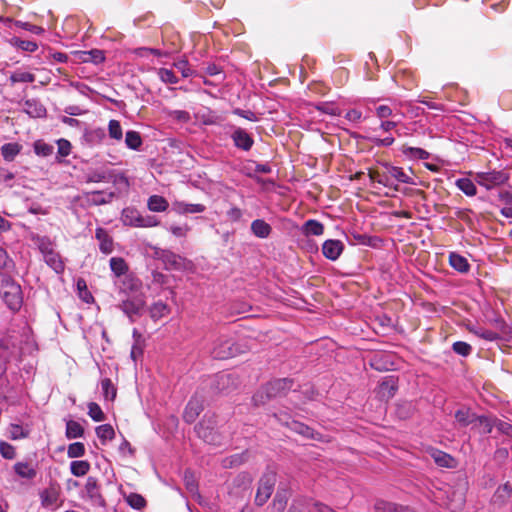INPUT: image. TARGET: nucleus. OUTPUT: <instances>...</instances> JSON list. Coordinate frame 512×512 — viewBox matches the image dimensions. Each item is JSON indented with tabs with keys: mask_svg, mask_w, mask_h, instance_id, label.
<instances>
[{
	"mask_svg": "<svg viewBox=\"0 0 512 512\" xmlns=\"http://www.w3.org/2000/svg\"><path fill=\"white\" fill-rule=\"evenodd\" d=\"M293 385L294 380L292 378L273 379L262 386L252 400L256 406L264 405L272 399L286 396Z\"/></svg>",
	"mask_w": 512,
	"mask_h": 512,
	"instance_id": "obj_1",
	"label": "nucleus"
},
{
	"mask_svg": "<svg viewBox=\"0 0 512 512\" xmlns=\"http://www.w3.org/2000/svg\"><path fill=\"white\" fill-rule=\"evenodd\" d=\"M0 298L12 312H18L23 305L21 286L9 275L1 279Z\"/></svg>",
	"mask_w": 512,
	"mask_h": 512,
	"instance_id": "obj_2",
	"label": "nucleus"
},
{
	"mask_svg": "<svg viewBox=\"0 0 512 512\" xmlns=\"http://www.w3.org/2000/svg\"><path fill=\"white\" fill-rule=\"evenodd\" d=\"M119 307L131 322H135L144 314L146 300L142 294L128 296Z\"/></svg>",
	"mask_w": 512,
	"mask_h": 512,
	"instance_id": "obj_3",
	"label": "nucleus"
},
{
	"mask_svg": "<svg viewBox=\"0 0 512 512\" xmlns=\"http://www.w3.org/2000/svg\"><path fill=\"white\" fill-rule=\"evenodd\" d=\"M509 180V174L503 170H492L487 172H477L475 174V181L485 187L486 189H492L496 186L502 185Z\"/></svg>",
	"mask_w": 512,
	"mask_h": 512,
	"instance_id": "obj_4",
	"label": "nucleus"
},
{
	"mask_svg": "<svg viewBox=\"0 0 512 512\" xmlns=\"http://www.w3.org/2000/svg\"><path fill=\"white\" fill-rule=\"evenodd\" d=\"M276 484V474L273 472L265 473L259 480L255 504L263 506L273 493Z\"/></svg>",
	"mask_w": 512,
	"mask_h": 512,
	"instance_id": "obj_5",
	"label": "nucleus"
},
{
	"mask_svg": "<svg viewBox=\"0 0 512 512\" xmlns=\"http://www.w3.org/2000/svg\"><path fill=\"white\" fill-rule=\"evenodd\" d=\"M239 352V347L225 336L218 337L212 349L214 358L221 360L235 357Z\"/></svg>",
	"mask_w": 512,
	"mask_h": 512,
	"instance_id": "obj_6",
	"label": "nucleus"
},
{
	"mask_svg": "<svg viewBox=\"0 0 512 512\" xmlns=\"http://www.w3.org/2000/svg\"><path fill=\"white\" fill-rule=\"evenodd\" d=\"M198 436L206 443L218 446L222 444L223 436L214 426L207 424H198L195 427Z\"/></svg>",
	"mask_w": 512,
	"mask_h": 512,
	"instance_id": "obj_7",
	"label": "nucleus"
},
{
	"mask_svg": "<svg viewBox=\"0 0 512 512\" xmlns=\"http://www.w3.org/2000/svg\"><path fill=\"white\" fill-rule=\"evenodd\" d=\"M203 409V400L197 395H193L184 409L183 420L188 424L195 422Z\"/></svg>",
	"mask_w": 512,
	"mask_h": 512,
	"instance_id": "obj_8",
	"label": "nucleus"
},
{
	"mask_svg": "<svg viewBox=\"0 0 512 512\" xmlns=\"http://www.w3.org/2000/svg\"><path fill=\"white\" fill-rule=\"evenodd\" d=\"M231 139L234 146L242 151H250L254 145V139L245 129L241 127L234 128L231 133Z\"/></svg>",
	"mask_w": 512,
	"mask_h": 512,
	"instance_id": "obj_9",
	"label": "nucleus"
},
{
	"mask_svg": "<svg viewBox=\"0 0 512 512\" xmlns=\"http://www.w3.org/2000/svg\"><path fill=\"white\" fill-rule=\"evenodd\" d=\"M38 464L33 461H18L13 465V470L22 479L32 480L37 476Z\"/></svg>",
	"mask_w": 512,
	"mask_h": 512,
	"instance_id": "obj_10",
	"label": "nucleus"
},
{
	"mask_svg": "<svg viewBox=\"0 0 512 512\" xmlns=\"http://www.w3.org/2000/svg\"><path fill=\"white\" fill-rule=\"evenodd\" d=\"M285 418V427H288L290 430L302 435L305 438L317 439L318 433H316L308 425L296 420H292L289 414H285Z\"/></svg>",
	"mask_w": 512,
	"mask_h": 512,
	"instance_id": "obj_11",
	"label": "nucleus"
},
{
	"mask_svg": "<svg viewBox=\"0 0 512 512\" xmlns=\"http://www.w3.org/2000/svg\"><path fill=\"white\" fill-rule=\"evenodd\" d=\"M115 197L114 192L91 191L84 193V198L89 206H100L109 204Z\"/></svg>",
	"mask_w": 512,
	"mask_h": 512,
	"instance_id": "obj_12",
	"label": "nucleus"
},
{
	"mask_svg": "<svg viewBox=\"0 0 512 512\" xmlns=\"http://www.w3.org/2000/svg\"><path fill=\"white\" fill-rule=\"evenodd\" d=\"M344 250V244L340 240L329 239L322 245V253L325 258L335 261L337 260Z\"/></svg>",
	"mask_w": 512,
	"mask_h": 512,
	"instance_id": "obj_13",
	"label": "nucleus"
},
{
	"mask_svg": "<svg viewBox=\"0 0 512 512\" xmlns=\"http://www.w3.org/2000/svg\"><path fill=\"white\" fill-rule=\"evenodd\" d=\"M428 454L439 467L455 468L457 466V461L454 457L437 448H430Z\"/></svg>",
	"mask_w": 512,
	"mask_h": 512,
	"instance_id": "obj_14",
	"label": "nucleus"
},
{
	"mask_svg": "<svg viewBox=\"0 0 512 512\" xmlns=\"http://www.w3.org/2000/svg\"><path fill=\"white\" fill-rule=\"evenodd\" d=\"M382 166L385 171L386 177H389L390 181H392V179H395L396 181L401 183L414 184L412 178L404 172L403 168L393 166L387 162L383 163Z\"/></svg>",
	"mask_w": 512,
	"mask_h": 512,
	"instance_id": "obj_15",
	"label": "nucleus"
},
{
	"mask_svg": "<svg viewBox=\"0 0 512 512\" xmlns=\"http://www.w3.org/2000/svg\"><path fill=\"white\" fill-rule=\"evenodd\" d=\"M95 238L99 241V249L104 254H110L114 250V243L112 237L104 228H97L95 231Z\"/></svg>",
	"mask_w": 512,
	"mask_h": 512,
	"instance_id": "obj_16",
	"label": "nucleus"
},
{
	"mask_svg": "<svg viewBox=\"0 0 512 512\" xmlns=\"http://www.w3.org/2000/svg\"><path fill=\"white\" fill-rule=\"evenodd\" d=\"M497 417L477 415V419L473 423V429H476L480 434H489L495 428Z\"/></svg>",
	"mask_w": 512,
	"mask_h": 512,
	"instance_id": "obj_17",
	"label": "nucleus"
},
{
	"mask_svg": "<svg viewBox=\"0 0 512 512\" xmlns=\"http://www.w3.org/2000/svg\"><path fill=\"white\" fill-rule=\"evenodd\" d=\"M76 55L78 59L83 63L100 64L105 60V54L103 50L92 49L89 51H77Z\"/></svg>",
	"mask_w": 512,
	"mask_h": 512,
	"instance_id": "obj_18",
	"label": "nucleus"
},
{
	"mask_svg": "<svg viewBox=\"0 0 512 512\" xmlns=\"http://www.w3.org/2000/svg\"><path fill=\"white\" fill-rule=\"evenodd\" d=\"M375 512H415L408 506L399 505L385 500H377L374 504Z\"/></svg>",
	"mask_w": 512,
	"mask_h": 512,
	"instance_id": "obj_19",
	"label": "nucleus"
},
{
	"mask_svg": "<svg viewBox=\"0 0 512 512\" xmlns=\"http://www.w3.org/2000/svg\"><path fill=\"white\" fill-rule=\"evenodd\" d=\"M512 495V487L509 483L499 486L494 492L491 502L497 506H503Z\"/></svg>",
	"mask_w": 512,
	"mask_h": 512,
	"instance_id": "obj_20",
	"label": "nucleus"
},
{
	"mask_svg": "<svg viewBox=\"0 0 512 512\" xmlns=\"http://www.w3.org/2000/svg\"><path fill=\"white\" fill-rule=\"evenodd\" d=\"M24 111L33 118H41L46 115V108L36 99L26 100L24 103Z\"/></svg>",
	"mask_w": 512,
	"mask_h": 512,
	"instance_id": "obj_21",
	"label": "nucleus"
},
{
	"mask_svg": "<svg viewBox=\"0 0 512 512\" xmlns=\"http://www.w3.org/2000/svg\"><path fill=\"white\" fill-rule=\"evenodd\" d=\"M251 231L257 238L266 239L272 232V227L263 219H256L251 223Z\"/></svg>",
	"mask_w": 512,
	"mask_h": 512,
	"instance_id": "obj_22",
	"label": "nucleus"
},
{
	"mask_svg": "<svg viewBox=\"0 0 512 512\" xmlns=\"http://www.w3.org/2000/svg\"><path fill=\"white\" fill-rule=\"evenodd\" d=\"M173 210L179 214L202 213L206 207L203 204H188L183 201L173 202Z\"/></svg>",
	"mask_w": 512,
	"mask_h": 512,
	"instance_id": "obj_23",
	"label": "nucleus"
},
{
	"mask_svg": "<svg viewBox=\"0 0 512 512\" xmlns=\"http://www.w3.org/2000/svg\"><path fill=\"white\" fill-rule=\"evenodd\" d=\"M368 176L371 181L377 182L389 189H393L394 191H398L399 189V186L397 184H394L393 181H390L389 177H386L384 170L380 172L375 169H369Z\"/></svg>",
	"mask_w": 512,
	"mask_h": 512,
	"instance_id": "obj_24",
	"label": "nucleus"
},
{
	"mask_svg": "<svg viewBox=\"0 0 512 512\" xmlns=\"http://www.w3.org/2000/svg\"><path fill=\"white\" fill-rule=\"evenodd\" d=\"M449 264L453 269L460 273H468L470 270V264L468 263V260L456 252L450 253Z\"/></svg>",
	"mask_w": 512,
	"mask_h": 512,
	"instance_id": "obj_25",
	"label": "nucleus"
},
{
	"mask_svg": "<svg viewBox=\"0 0 512 512\" xmlns=\"http://www.w3.org/2000/svg\"><path fill=\"white\" fill-rule=\"evenodd\" d=\"M455 419L461 427H467L473 425L477 419V415L473 413L469 408H461L455 412Z\"/></svg>",
	"mask_w": 512,
	"mask_h": 512,
	"instance_id": "obj_26",
	"label": "nucleus"
},
{
	"mask_svg": "<svg viewBox=\"0 0 512 512\" xmlns=\"http://www.w3.org/2000/svg\"><path fill=\"white\" fill-rule=\"evenodd\" d=\"M44 257L45 263L51 267L57 274L63 273L65 269L64 262L58 252L53 250L49 254H46Z\"/></svg>",
	"mask_w": 512,
	"mask_h": 512,
	"instance_id": "obj_27",
	"label": "nucleus"
},
{
	"mask_svg": "<svg viewBox=\"0 0 512 512\" xmlns=\"http://www.w3.org/2000/svg\"><path fill=\"white\" fill-rule=\"evenodd\" d=\"M302 233L305 236H320L324 233V225L317 220L309 219L303 224Z\"/></svg>",
	"mask_w": 512,
	"mask_h": 512,
	"instance_id": "obj_28",
	"label": "nucleus"
},
{
	"mask_svg": "<svg viewBox=\"0 0 512 512\" xmlns=\"http://www.w3.org/2000/svg\"><path fill=\"white\" fill-rule=\"evenodd\" d=\"M132 336L134 339V343L131 348L130 356L133 359V361H136L143 355L144 339L142 338V335L139 333L137 329H133Z\"/></svg>",
	"mask_w": 512,
	"mask_h": 512,
	"instance_id": "obj_29",
	"label": "nucleus"
},
{
	"mask_svg": "<svg viewBox=\"0 0 512 512\" xmlns=\"http://www.w3.org/2000/svg\"><path fill=\"white\" fill-rule=\"evenodd\" d=\"M161 259L163 260L165 265L171 269L178 270V269L182 268V266H183L184 259L181 256H179L169 250L162 251Z\"/></svg>",
	"mask_w": 512,
	"mask_h": 512,
	"instance_id": "obj_30",
	"label": "nucleus"
},
{
	"mask_svg": "<svg viewBox=\"0 0 512 512\" xmlns=\"http://www.w3.org/2000/svg\"><path fill=\"white\" fill-rule=\"evenodd\" d=\"M147 207L152 212H164L168 209V201L160 195H152L148 198Z\"/></svg>",
	"mask_w": 512,
	"mask_h": 512,
	"instance_id": "obj_31",
	"label": "nucleus"
},
{
	"mask_svg": "<svg viewBox=\"0 0 512 512\" xmlns=\"http://www.w3.org/2000/svg\"><path fill=\"white\" fill-rule=\"evenodd\" d=\"M22 146L19 143H6L1 147V154L5 161L11 162L21 152Z\"/></svg>",
	"mask_w": 512,
	"mask_h": 512,
	"instance_id": "obj_32",
	"label": "nucleus"
},
{
	"mask_svg": "<svg viewBox=\"0 0 512 512\" xmlns=\"http://www.w3.org/2000/svg\"><path fill=\"white\" fill-rule=\"evenodd\" d=\"M379 390L383 397L391 398L397 390V381L393 377H386L380 383Z\"/></svg>",
	"mask_w": 512,
	"mask_h": 512,
	"instance_id": "obj_33",
	"label": "nucleus"
},
{
	"mask_svg": "<svg viewBox=\"0 0 512 512\" xmlns=\"http://www.w3.org/2000/svg\"><path fill=\"white\" fill-rule=\"evenodd\" d=\"M289 498V491L286 489H279L273 499L272 509L275 512H283L287 505Z\"/></svg>",
	"mask_w": 512,
	"mask_h": 512,
	"instance_id": "obj_34",
	"label": "nucleus"
},
{
	"mask_svg": "<svg viewBox=\"0 0 512 512\" xmlns=\"http://www.w3.org/2000/svg\"><path fill=\"white\" fill-rule=\"evenodd\" d=\"M15 269V263L7 251L0 247V273L8 275Z\"/></svg>",
	"mask_w": 512,
	"mask_h": 512,
	"instance_id": "obj_35",
	"label": "nucleus"
},
{
	"mask_svg": "<svg viewBox=\"0 0 512 512\" xmlns=\"http://www.w3.org/2000/svg\"><path fill=\"white\" fill-rule=\"evenodd\" d=\"M90 467L91 465L87 460H75L70 463V471L76 477L85 476Z\"/></svg>",
	"mask_w": 512,
	"mask_h": 512,
	"instance_id": "obj_36",
	"label": "nucleus"
},
{
	"mask_svg": "<svg viewBox=\"0 0 512 512\" xmlns=\"http://www.w3.org/2000/svg\"><path fill=\"white\" fill-rule=\"evenodd\" d=\"M110 268L116 277H120L127 273L129 267L122 257H112L109 261Z\"/></svg>",
	"mask_w": 512,
	"mask_h": 512,
	"instance_id": "obj_37",
	"label": "nucleus"
},
{
	"mask_svg": "<svg viewBox=\"0 0 512 512\" xmlns=\"http://www.w3.org/2000/svg\"><path fill=\"white\" fill-rule=\"evenodd\" d=\"M84 434V428L80 423L74 420H69L66 423V437L68 439H75L82 437Z\"/></svg>",
	"mask_w": 512,
	"mask_h": 512,
	"instance_id": "obj_38",
	"label": "nucleus"
},
{
	"mask_svg": "<svg viewBox=\"0 0 512 512\" xmlns=\"http://www.w3.org/2000/svg\"><path fill=\"white\" fill-rule=\"evenodd\" d=\"M122 219L125 225L138 227L137 223H140L141 215L137 210L127 208L123 210Z\"/></svg>",
	"mask_w": 512,
	"mask_h": 512,
	"instance_id": "obj_39",
	"label": "nucleus"
},
{
	"mask_svg": "<svg viewBox=\"0 0 512 512\" xmlns=\"http://www.w3.org/2000/svg\"><path fill=\"white\" fill-rule=\"evenodd\" d=\"M467 329L470 333L475 334L476 336L487 340V341H494L498 339V334L492 330L484 329V328H477L475 326L468 325Z\"/></svg>",
	"mask_w": 512,
	"mask_h": 512,
	"instance_id": "obj_40",
	"label": "nucleus"
},
{
	"mask_svg": "<svg viewBox=\"0 0 512 512\" xmlns=\"http://www.w3.org/2000/svg\"><path fill=\"white\" fill-rule=\"evenodd\" d=\"M456 186L467 196H475L477 193L476 185L469 178H460L456 181Z\"/></svg>",
	"mask_w": 512,
	"mask_h": 512,
	"instance_id": "obj_41",
	"label": "nucleus"
},
{
	"mask_svg": "<svg viewBox=\"0 0 512 512\" xmlns=\"http://www.w3.org/2000/svg\"><path fill=\"white\" fill-rule=\"evenodd\" d=\"M125 143L128 148L138 150L142 145L140 133L134 130L127 131L125 135Z\"/></svg>",
	"mask_w": 512,
	"mask_h": 512,
	"instance_id": "obj_42",
	"label": "nucleus"
},
{
	"mask_svg": "<svg viewBox=\"0 0 512 512\" xmlns=\"http://www.w3.org/2000/svg\"><path fill=\"white\" fill-rule=\"evenodd\" d=\"M77 290L79 298L85 303L89 304L94 301V297L91 292L88 290L87 283L83 278H79L77 280Z\"/></svg>",
	"mask_w": 512,
	"mask_h": 512,
	"instance_id": "obj_43",
	"label": "nucleus"
},
{
	"mask_svg": "<svg viewBox=\"0 0 512 512\" xmlns=\"http://www.w3.org/2000/svg\"><path fill=\"white\" fill-rule=\"evenodd\" d=\"M97 437L104 444L115 437V431L110 424H103L96 428Z\"/></svg>",
	"mask_w": 512,
	"mask_h": 512,
	"instance_id": "obj_44",
	"label": "nucleus"
},
{
	"mask_svg": "<svg viewBox=\"0 0 512 512\" xmlns=\"http://www.w3.org/2000/svg\"><path fill=\"white\" fill-rule=\"evenodd\" d=\"M101 388L105 399L113 401L117 395V389L111 379L105 378L101 381Z\"/></svg>",
	"mask_w": 512,
	"mask_h": 512,
	"instance_id": "obj_45",
	"label": "nucleus"
},
{
	"mask_svg": "<svg viewBox=\"0 0 512 512\" xmlns=\"http://www.w3.org/2000/svg\"><path fill=\"white\" fill-rule=\"evenodd\" d=\"M150 316L152 319L157 320L168 313V306L162 302H155L149 309Z\"/></svg>",
	"mask_w": 512,
	"mask_h": 512,
	"instance_id": "obj_46",
	"label": "nucleus"
},
{
	"mask_svg": "<svg viewBox=\"0 0 512 512\" xmlns=\"http://www.w3.org/2000/svg\"><path fill=\"white\" fill-rule=\"evenodd\" d=\"M29 436V430L23 428L18 424H11L9 426V437L12 440H20Z\"/></svg>",
	"mask_w": 512,
	"mask_h": 512,
	"instance_id": "obj_47",
	"label": "nucleus"
},
{
	"mask_svg": "<svg viewBox=\"0 0 512 512\" xmlns=\"http://www.w3.org/2000/svg\"><path fill=\"white\" fill-rule=\"evenodd\" d=\"M34 152L38 156L47 157L53 153L54 147L42 140L34 143Z\"/></svg>",
	"mask_w": 512,
	"mask_h": 512,
	"instance_id": "obj_48",
	"label": "nucleus"
},
{
	"mask_svg": "<svg viewBox=\"0 0 512 512\" xmlns=\"http://www.w3.org/2000/svg\"><path fill=\"white\" fill-rule=\"evenodd\" d=\"M12 83H32L35 81V75L30 72L16 71L10 76Z\"/></svg>",
	"mask_w": 512,
	"mask_h": 512,
	"instance_id": "obj_49",
	"label": "nucleus"
},
{
	"mask_svg": "<svg viewBox=\"0 0 512 512\" xmlns=\"http://www.w3.org/2000/svg\"><path fill=\"white\" fill-rule=\"evenodd\" d=\"M126 501L132 508L135 509H142L146 506L145 498L138 493H130L126 497Z\"/></svg>",
	"mask_w": 512,
	"mask_h": 512,
	"instance_id": "obj_50",
	"label": "nucleus"
},
{
	"mask_svg": "<svg viewBox=\"0 0 512 512\" xmlns=\"http://www.w3.org/2000/svg\"><path fill=\"white\" fill-rule=\"evenodd\" d=\"M85 454V446L82 442H74L68 446L67 455L69 458L82 457Z\"/></svg>",
	"mask_w": 512,
	"mask_h": 512,
	"instance_id": "obj_51",
	"label": "nucleus"
},
{
	"mask_svg": "<svg viewBox=\"0 0 512 512\" xmlns=\"http://www.w3.org/2000/svg\"><path fill=\"white\" fill-rule=\"evenodd\" d=\"M109 136L115 140H121L123 137L122 127L118 120L112 119L108 124Z\"/></svg>",
	"mask_w": 512,
	"mask_h": 512,
	"instance_id": "obj_52",
	"label": "nucleus"
},
{
	"mask_svg": "<svg viewBox=\"0 0 512 512\" xmlns=\"http://www.w3.org/2000/svg\"><path fill=\"white\" fill-rule=\"evenodd\" d=\"M88 415L96 422H101L105 419V415L101 407L95 402H90L88 404Z\"/></svg>",
	"mask_w": 512,
	"mask_h": 512,
	"instance_id": "obj_53",
	"label": "nucleus"
},
{
	"mask_svg": "<svg viewBox=\"0 0 512 512\" xmlns=\"http://www.w3.org/2000/svg\"><path fill=\"white\" fill-rule=\"evenodd\" d=\"M0 455L8 460L16 457V449L13 445L6 441H0Z\"/></svg>",
	"mask_w": 512,
	"mask_h": 512,
	"instance_id": "obj_54",
	"label": "nucleus"
},
{
	"mask_svg": "<svg viewBox=\"0 0 512 512\" xmlns=\"http://www.w3.org/2000/svg\"><path fill=\"white\" fill-rule=\"evenodd\" d=\"M13 40L14 45L23 51L34 52L38 49V44L35 41L22 40L19 38H14Z\"/></svg>",
	"mask_w": 512,
	"mask_h": 512,
	"instance_id": "obj_55",
	"label": "nucleus"
},
{
	"mask_svg": "<svg viewBox=\"0 0 512 512\" xmlns=\"http://www.w3.org/2000/svg\"><path fill=\"white\" fill-rule=\"evenodd\" d=\"M158 75H159V78L161 79V81H163L164 83H167V84H176V83H178L177 76L170 69L160 68L159 71H158Z\"/></svg>",
	"mask_w": 512,
	"mask_h": 512,
	"instance_id": "obj_56",
	"label": "nucleus"
},
{
	"mask_svg": "<svg viewBox=\"0 0 512 512\" xmlns=\"http://www.w3.org/2000/svg\"><path fill=\"white\" fill-rule=\"evenodd\" d=\"M452 349L456 354L461 355L463 357L470 355L472 351L471 345L464 341L454 342L452 345Z\"/></svg>",
	"mask_w": 512,
	"mask_h": 512,
	"instance_id": "obj_57",
	"label": "nucleus"
},
{
	"mask_svg": "<svg viewBox=\"0 0 512 512\" xmlns=\"http://www.w3.org/2000/svg\"><path fill=\"white\" fill-rule=\"evenodd\" d=\"M403 153L406 155H411L421 160L428 159L430 156L429 152H427L426 150L416 147H404Z\"/></svg>",
	"mask_w": 512,
	"mask_h": 512,
	"instance_id": "obj_58",
	"label": "nucleus"
},
{
	"mask_svg": "<svg viewBox=\"0 0 512 512\" xmlns=\"http://www.w3.org/2000/svg\"><path fill=\"white\" fill-rule=\"evenodd\" d=\"M36 243L43 256L55 250L48 237H38Z\"/></svg>",
	"mask_w": 512,
	"mask_h": 512,
	"instance_id": "obj_59",
	"label": "nucleus"
},
{
	"mask_svg": "<svg viewBox=\"0 0 512 512\" xmlns=\"http://www.w3.org/2000/svg\"><path fill=\"white\" fill-rule=\"evenodd\" d=\"M495 428L499 433L506 435L507 437L512 439V424H510L509 422L497 418Z\"/></svg>",
	"mask_w": 512,
	"mask_h": 512,
	"instance_id": "obj_60",
	"label": "nucleus"
},
{
	"mask_svg": "<svg viewBox=\"0 0 512 512\" xmlns=\"http://www.w3.org/2000/svg\"><path fill=\"white\" fill-rule=\"evenodd\" d=\"M58 146V155L60 157H67L71 153L72 145L71 143L66 139H59L57 141Z\"/></svg>",
	"mask_w": 512,
	"mask_h": 512,
	"instance_id": "obj_61",
	"label": "nucleus"
},
{
	"mask_svg": "<svg viewBox=\"0 0 512 512\" xmlns=\"http://www.w3.org/2000/svg\"><path fill=\"white\" fill-rule=\"evenodd\" d=\"M41 502L43 506H51L57 500V494L52 490H44L41 495Z\"/></svg>",
	"mask_w": 512,
	"mask_h": 512,
	"instance_id": "obj_62",
	"label": "nucleus"
},
{
	"mask_svg": "<svg viewBox=\"0 0 512 512\" xmlns=\"http://www.w3.org/2000/svg\"><path fill=\"white\" fill-rule=\"evenodd\" d=\"M169 230L176 237H186L190 231V227L187 224L182 226L172 225Z\"/></svg>",
	"mask_w": 512,
	"mask_h": 512,
	"instance_id": "obj_63",
	"label": "nucleus"
},
{
	"mask_svg": "<svg viewBox=\"0 0 512 512\" xmlns=\"http://www.w3.org/2000/svg\"><path fill=\"white\" fill-rule=\"evenodd\" d=\"M169 116L172 117L173 119H175L179 122H183V123H187L191 118L190 114L184 110L171 111V112H169Z\"/></svg>",
	"mask_w": 512,
	"mask_h": 512,
	"instance_id": "obj_64",
	"label": "nucleus"
}]
</instances>
